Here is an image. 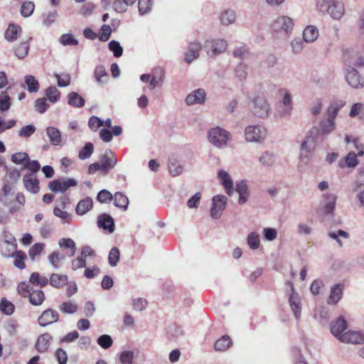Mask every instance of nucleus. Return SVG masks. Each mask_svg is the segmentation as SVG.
Masks as SVG:
<instances>
[{
    "instance_id": "e433bc0d",
    "label": "nucleus",
    "mask_w": 364,
    "mask_h": 364,
    "mask_svg": "<svg viewBox=\"0 0 364 364\" xmlns=\"http://www.w3.org/2000/svg\"><path fill=\"white\" fill-rule=\"evenodd\" d=\"M94 76H95V78L97 82L99 85H102L107 79L108 74L106 71L105 68L102 65H99L96 66V68L95 69Z\"/></svg>"
},
{
    "instance_id": "a19ab883",
    "label": "nucleus",
    "mask_w": 364,
    "mask_h": 364,
    "mask_svg": "<svg viewBox=\"0 0 364 364\" xmlns=\"http://www.w3.org/2000/svg\"><path fill=\"white\" fill-rule=\"evenodd\" d=\"M58 245L61 248H65L69 249V257H73L75 253L76 250V245L75 242L70 239V238H61L59 242Z\"/></svg>"
},
{
    "instance_id": "f8f14e48",
    "label": "nucleus",
    "mask_w": 364,
    "mask_h": 364,
    "mask_svg": "<svg viewBox=\"0 0 364 364\" xmlns=\"http://www.w3.org/2000/svg\"><path fill=\"white\" fill-rule=\"evenodd\" d=\"M289 284L291 289V293L289 296V303L292 311L294 312L295 318L296 319H299L301 311V299L299 294L294 291L293 284L291 282H289Z\"/></svg>"
},
{
    "instance_id": "37998d69",
    "label": "nucleus",
    "mask_w": 364,
    "mask_h": 364,
    "mask_svg": "<svg viewBox=\"0 0 364 364\" xmlns=\"http://www.w3.org/2000/svg\"><path fill=\"white\" fill-rule=\"evenodd\" d=\"M259 162L266 167H270L275 163V156L272 152L264 151L259 158Z\"/></svg>"
},
{
    "instance_id": "4d7b16f0",
    "label": "nucleus",
    "mask_w": 364,
    "mask_h": 364,
    "mask_svg": "<svg viewBox=\"0 0 364 364\" xmlns=\"http://www.w3.org/2000/svg\"><path fill=\"white\" fill-rule=\"evenodd\" d=\"M54 77L57 80L58 86L64 87L68 86L71 82V77L68 73L54 74Z\"/></svg>"
},
{
    "instance_id": "a878e982",
    "label": "nucleus",
    "mask_w": 364,
    "mask_h": 364,
    "mask_svg": "<svg viewBox=\"0 0 364 364\" xmlns=\"http://www.w3.org/2000/svg\"><path fill=\"white\" fill-rule=\"evenodd\" d=\"M318 30L314 26H307L303 32L304 41L306 43H313L318 37Z\"/></svg>"
},
{
    "instance_id": "ea45409f",
    "label": "nucleus",
    "mask_w": 364,
    "mask_h": 364,
    "mask_svg": "<svg viewBox=\"0 0 364 364\" xmlns=\"http://www.w3.org/2000/svg\"><path fill=\"white\" fill-rule=\"evenodd\" d=\"M236 16L233 10L227 9L220 16V22L223 26H228L235 21Z\"/></svg>"
},
{
    "instance_id": "052dcab7",
    "label": "nucleus",
    "mask_w": 364,
    "mask_h": 364,
    "mask_svg": "<svg viewBox=\"0 0 364 364\" xmlns=\"http://www.w3.org/2000/svg\"><path fill=\"white\" fill-rule=\"evenodd\" d=\"M236 77L242 81L247 78V66L245 64L240 63L237 65L235 69Z\"/></svg>"
},
{
    "instance_id": "69168bd1",
    "label": "nucleus",
    "mask_w": 364,
    "mask_h": 364,
    "mask_svg": "<svg viewBox=\"0 0 364 364\" xmlns=\"http://www.w3.org/2000/svg\"><path fill=\"white\" fill-rule=\"evenodd\" d=\"M0 309L4 314L11 315L14 311V306L11 302L3 298L0 303Z\"/></svg>"
},
{
    "instance_id": "f3484780",
    "label": "nucleus",
    "mask_w": 364,
    "mask_h": 364,
    "mask_svg": "<svg viewBox=\"0 0 364 364\" xmlns=\"http://www.w3.org/2000/svg\"><path fill=\"white\" fill-rule=\"evenodd\" d=\"M23 183L26 190L31 193L36 194L40 191L39 181L33 173H26L23 176Z\"/></svg>"
},
{
    "instance_id": "bb28decb",
    "label": "nucleus",
    "mask_w": 364,
    "mask_h": 364,
    "mask_svg": "<svg viewBox=\"0 0 364 364\" xmlns=\"http://www.w3.org/2000/svg\"><path fill=\"white\" fill-rule=\"evenodd\" d=\"M22 29L19 25L11 23L5 31L4 37L8 41L13 42L18 38V35L21 33Z\"/></svg>"
},
{
    "instance_id": "0eeeda50",
    "label": "nucleus",
    "mask_w": 364,
    "mask_h": 364,
    "mask_svg": "<svg viewBox=\"0 0 364 364\" xmlns=\"http://www.w3.org/2000/svg\"><path fill=\"white\" fill-rule=\"evenodd\" d=\"M227 42L223 39H215L206 41L204 43L203 48L206 53L210 56H214L217 54L224 52L227 48Z\"/></svg>"
},
{
    "instance_id": "f704fd0d",
    "label": "nucleus",
    "mask_w": 364,
    "mask_h": 364,
    "mask_svg": "<svg viewBox=\"0 0 364 364\" xmlns=\"http://www.w3.org/2000/svg\"><path fill=\"white\" fill-rule=\"evenodd\" d=\"M114 205L123 210H127L129 205L128 198L121 192H117L113 196Z\"/></svg>"
},
{
    "instance_id": "a18cd8bd",
    "label": "nucleus",
    "mask_w": 364,
    "mask_h": 364,
    "mask_svg": "<svg viewBox=\"0 0 364 364\" xmlns=\"http://www.w3.org/2000/svg\"><path fill=\"white\" fill-rule=\"evenodd\" d=\"M25 84L29 92H37L39 90V83L36 77L33 75L25 76Z\"/></svg>"
},
{
    "instance_id": "3c124183",
    "label": "nucleus",
    "mask_w": 364,
    "mask_h": 364,
    "mask_svg": "<svg viewBox=\"0 0 364 364\" xmlns=\"http://www.w3.org/2000/svg\"><path fill=\"white\" fill-rule=\"evenodd\" d=\"M59 42L64 46L78 45V41L71 33L63 34L59 38Z\"/></svg>"
},
{
    "instance_id": "1a4fd4ad",
    "label": "nucleus",
    "mask_w": 364,
    "mask_h": 364,
    "mask_svg": "<svg viewBox=\"0 0 364 364\" xmlns=\"http://www.w3.org/2000/svg\"><path fill=\"white\" fill-rule=\"evenodd\" d=\"M228 198L223 195H217L213 198L210 215L213 219H218L220 218L223 210L226 208Z\"/></svg>"
},
{
    "instance_id": "c85d7f7f",
    "label": "nucleus",
    "mask_w": 364,
    "mask_h": 364,
    "mask_svg": "<svg viewBox=\"0 0 364 364\" xmlns=\"http://www.w3.org/2000/svg\"><path fill=\"white\" fill-rule=\"evenodd\" d=\"M68 103L69 105L81 108L85 106V100L76 92H71L68 95Z\"/></svg>"
},
{
    "instance_id": "39448f33",
    "label": "nucleus",
    "mask_w": 364,
    "mask_h": 364,
    "mask_svg": "<svg viewBox=\"0 0 364 364\" xmlns=\"http://www.w3.org/2000/svg\"><path fill=\"white\" fill-rule=\"evenodd\" d=\"M266 134L265 128L260 125H250L245 129V140L248 142H262Z\"/></svg>"
},
{
    "instance_id": "c9c22d12",
    "label": "nucleus",
    "mask_w": 364,
    "mask_h": 364,
    "mask_svg": "<svg viewBox=\"0 0 364 364\" xmlns=\"http://www.w3.org/2000/svg\"><path fill=\"white\" fill-rule=\"evenodd\" d=\"M324 198V209L326 213H331L336 206V196L333 193H327L323 196Z\"/></svg>"
},
{
    "instance_id": "b1692460",
    "label": "nucleus",
    "mask_w": 364,
    "mask_h": 364,
    "mask_svg": "<svg viewBox=\"0 0 364 364\" xmlns=\"http://www.w3.org/2000/svg\"><path fill=\"white\" fill-rule=\"evenodd\" d=\"M235 191L239 194L238 203L240 204L245 203L250 196V191L245 181L242 180L236 183Z\"/></svg>"
},
{
    "instance_id": "6ab92c4d",
    "label": "nucleus",
    "mask_w": 364,
    "mask_h": 364,
    "mask_svg": "<svg viewBox=\"0 0 364 364\" xmlns=\"http://www.w3.org/2000/svg\"><path fill=\"white\" fill-rule=\"evenodd\" d=\"M347 328V323L343 316L338 317L336 321H332L331 325V331L332 334L339 341L340 338L343 336L344 331Z\"/></svg>"
},
{
    "instance_id": "f03ea898",
    "label": "nucleus",
    "mask_w": 364,
    "mask_h": 364,
    "mask_svg": "<svg viewBox=\"0 0 364 364\" xmlns=\"http://www.w3.org/2000/svg\"><path fill=\"white\" fill-rule=\"evenodd\" d=\"M282 97L277 105V114L281 117L291 115L293 109L292 96L289 90L287 88H282L279 90Z\"/></svg>"
},
{
    "instance_id": "8fccbe9b",
    "label": "nucleus",
    "mask_w": 364,
    "mask_h": 364,
    "mask_svg": "<svg viewBox=\"0 0 364 364\" xmlns=\"http://www.w3.org/2000/svg\"><path fill=\"white\" fill-rule=\"evenodd\" d=\"M328 235L331 239L336 240L340 247L343 246V242L341 240V237H343L344 239H348L349 237V234L347 232L342 230H339L337 232L328 231Z\"/></svg>"
},
{
    "instance_id": "dca6fc26",
    "label": "nucleus",
    "mask_w": 364,
    "mask_h": 364,
    "mask_svg": "<svg viewBox=\"0 0 364 364\" xmlns=\"http://www.w3.org/2000/svg\"><path fill=\"white\" fill-rule=\"evenodd\" d=\"M58 313L52 309L45 310L38 319V324L41 326H46L58 321Z\"/></svg>"
},
{
    "instance_id": "2f4dec72",
    "label": "nucleus",
    "mask_w": 364,
    "mask_h": 364,
    "mask_svg": "<svg viewBox=\"0 0 364 364\" xmlns=\"http://www.w3.org/2000/svg\"><path fill=\"white\" fill-rule=\"evenodd\" d=\"M68 282V277L65 274H59L53 273L51 274L49 283L55 288H61Z\"/></svg>"
},
{
    "instance_id": "72a5a7b5",
    "label": "nucleus",
    "mask_w": 364,
    "mask_h": 364,
    "mask_svg": "<svg viewBox=\"0 0 364 364\" xmlns=\"http://www.w3.org/2000/svg\"><path fill=\"white\" fill-rule=\"evenodd\" d=\"M17 251V243H3L0 244V252L4 257H11Z\"/></svg>"
},
{
    "instance_id": "c756f323",
    "label": "nucleus",
    "mask_w": 364,
    "mask_h": 364,
    "mask_svg": "<svg viewBox=\"0 0 364 364\" xmlns=\"http://www.w3.org/2000/svg\"><path fill=\"white\" fill-rule=\"evenodd\" d=\"M92 207V200L87 197L80 200L76 206L75 212L79 215H83L87 213Z\"/></svg>"
},
{
    "instance_id": "9b49d317",
    "label": "nucleus",
    "mask_w": 364,
    "mask_h": 364,
    "mask_svg": "<svg viewBox=\"0 0 364 364\" xmlns=\"http://www.w3.org/2000/svg\"><path fill=\"white\" fill-rule=\"evenodd\" d=\"M102 172L107 173L108 171L114 168L117 163L116 156L111 149H107L104 155L101 157L100 161Z\"/></svg>"
},
{
    "instance_id": "13d9d810",
    "label": "nucleus",
    "mask_w": 364,
    "mask_h": 364,
    "mask_svg": "<svg viewBox=\"0 0 364 364\" xmlns=\"http://www.w3.org/2000/svg\"><path fill=\"white\" fill-rule=\"evenodd\" d=\"M119 256H120L119 250L116 247H112L111 249V250L109 251V256H108V261H109V264H110V266H112V267L117 266V264L119 260Z\"/></svg>"
},
{
    "instance_id": "7c9ffc66",
    "label": "nucleus",
    "mask_w": 364,
    "mask_h": 364,
    "mask_svg": "<svg viewBox=\"0 0 364 364\" xmlns=\"http://www.w3.org/2000/svg\"><path fill=\"white\" fill-rule=\"evenodd\" d=\"M14 185L10 183L6 178H4V186L0 193V201L6 205L9 204V196L11 195V190Z\"/></svg>"
},
{
    "instance_id": "7ed1b4c3",
    "label": "nucleus",
    "mask_w": 364,
    "mask_h": 364,
    "mask_svg": "<svg viewBox=\"0 0 364 364\" xmlns=\"http://www.w3.org/2000/svg\"><path fill=\"white\" fill-rule=\"evenodd\" d=\"M209 141L218 148H222L227 145L230 138V133L223 128L216 127L210 129L208 133Z\"/></svg>"
},
{
    "instance_id": "423d86ee",
    "label": "nucleus",
    "mask_w": 364,
    "mask_h": 364,
    "mask_svg": "<svg viewBox=\"0 0 364 364\" xmlns=\"http://www.w3.org/2000/svg\"><path fill=\"white\" fill-rule=\"evenodd\" d=\"M316 137L313 136V130L309 132L308 136L304 139L301 145L300 159L307 162L312 156L315 149Z\"/></svg>"
},
{
    "instance_id": "4468645a",
    "label": "nucleus",
    "mask_w": 364,
    "mask_h": 364,
    "mask_svg": "<svg viewBox=\"0 0 364 364\" xmlns=\"http://www.w3.org/2000/svg\"><path fill=\"white\" fill-rule=\"evenodd\" d=\"M340 341L346 343H364V333L361 331H348L340 338Z\"/></svg>"
},
{
    "instance_id": "de8ad7c7",
    "label": "nucleus",
    "mask_w": 364,
    "mask_h": 364,
    "mask_svg": "<svg viewBox=\"0 0 364 364\" xmlns=\"http://www.w3.org/2000/svg\"><path fill=\"white\" fill-rule=\"evenodd\" d=\"M29 281L31 284L41 287H46L48 283L49 280L45 277H42L38 272H33L31 274Z\"/></svg>"
},
{
    "instance_id": "58836bf2",
    "label": "nucleus",
    "mask_w": 364,
    "mask_h": 364,
    "mask_svg": "<svg viewBox=\"0 0 364 364\" xmlns=\"http://www.w3.org/2000/svg\"><path fill=\"white\" fill-rule=\"evenodd\" d=\"M357 156L354 152H349L345 157V161H339V166L343 168L346 165L349 168H354L358 164Z\"/></svg>"
},
{
    "instance_id": "680f3d73",
    "label": "nucleus",
    "mask_w": 364,
    "mask_h": 364,
    "mask_svg": "<svg viewBox=\"0 0 364 364\" xmlns=\"http://www.w3.org/2000/svg\"><path fill=\"white\" fill-rule=\"evenodd\" d=\"M11 100L6 92H1L0 95V111L5 112L9 109Z\"/></svg>"
},
{
    "instance_id": "e2e57ef3",
    "label": "nucleus",
    "mask_w": 364,
    "mask_h": 364,
    "mask_svg": "<svg viewBox=\"0 0 364 364\" xmlns=\"http://www.w3.org/2000/svg\"><path fill=\"white\" fill-rule=\"evenodd\" d=\"M45 248L43 243L39 242L34 244L29 250L28 254L31 260H34L36 257L39 255Z\"/></svg>"
},
{
    "instance_id": "603ef678",
    "label": "nucleus",
    "mask_w": 364,
    "mask_h": 364,
    "mask_svg": "<svg viewBox=\"0 0 364 364\" xmlns=\"http://www.w3.org/2000/svg\"><path fill=\"white\" fill-rule=\"evenodd\" d=\"M46 95L50 102L55 103L60 99V92L55 87L50 86L46 89Z\"/></svg>"
},
{
    "instance_id": "79ce46f5",
    "label": "nucleus",
    "mask_w": 364,
    "mask_h": 364,
    "mask_svg": "<svg viewBox=\"0 0 364 364\" xmlns=\"http://www.w3.org/2000/svg\"><path fill=\"white\" fill-rule=\"evenodd\" d=\"M232 344L230 338L228 336H223L216 341L214 345V348L216 351H225Z\"/></svg>"
},
{
    "instance_id": "864d4df0",
    "label": "nucleus",
    "mask_w": 364,
    "mask_h": 364,
    "mask_svg": "<svg viewBox=\"0 0 364 364\" xmlns=\"http://www.w3.org/2000/svg\"><path fill=\"white\" fill-rule=\"evenodd\" d=\"M94 151L93 144L90 142H87L85 146L80 150L78 157L81 160H85L91 156Z\"/></svg>"
},
{
    "instance_id": "49530a36",
    "label": "nucleus",
    "mask_w": 364,
    "mask_h": 364,
    "mask_svg": "<svg viewBox=\"0 0 364 364\" xmlns=\"http://www.w3.org/2000/svg\"><path fill=\"white\" fill-rule=\"evenodd\" d=\"M12 257H14V264L16 267L23 269L25 268V260L27 258L26 253L23 251H16Z\"/></svg>"
},
{
    "instance_id": "5fc2aeb1",
    "label": "nucleus",
    "mask_w": 364,
    "mask_h": 364,
    "mask_svg": "<svg viewBox=\"0 0 364 364\" xmlns=\"http://www.w3.org/2000/svg\"><path fill=\"white\" fill-rule=\"evenodd\" d=\"M29 160V156L26 152H17L11 156V161L17 165L25 166L27 161Z\"/></svg>"
},
{
    "instance_id": "cd10ccee",
    "label": "nucleus",
    "mask_w": 364,
    "mask_h": 364,
    "mask_svg": "<svg viewBox=\"0 0 364 364\" xmlns=\"http://www.w3.org/2000/svg\"><path fill=\"white\" fill-rule=\"evenodd\" d=\"M343 295V287L341 284H336L331 289V293L328 298L329 304H336L341 299Z\"/></svg>"
},
{
    "instance_id": "c03bdc74",
    "label": "nucleus",
    "mask_w": 364,
    "mask_h": 364,
    "mask_svg": "<svg viewBox=\"0 0 364 364\" xmlns=\"http://www.w3.org/2000/svg\"><path fill=\"white\" fill-rule=\"evenodd\" d=\"M247 242L251 250H255L259 247L260 237L256 232H250L247 237Z\"/></svg>"
},
{
    "instance_id": "f257e3e1",
    "label": "nucleus",
    "mask_w": 364,
    "mask_h": 364,
    "mask_svg": "<svg viewBox=\"0 0 364 364\" xmlns=\"http://www.w3.org/2000/svg\"><path fill=\"white\" fill-rule=\"evenodd\" d=\"M294 26V20L287 16L277 17L272 23L271 31L277 39H287L291 34Z\"/></svg>"
},
{
    "instance_id": "aec40b11",
    "label": "nucleus",
    "mask_w": 364,
    "mask_h": 364,
    "mask_svg": "<svg viewBox=\"0 0 364 364\" xmlns=\"http://www.w3.org/2000/svg\"><path fill=\"white\" fill-rule=\"evenodd\" d=\"M205 96L206 93L203 89H197L188 95L186 98V102L188 105L203 104Z\"/></svg>"
},
{
    "instance_id": "4be33fe9",
    "label": "nucleus",
    "mask_w": 364,
    "mask_h": 364,
    "mask_svg": "<svg viewBox=\"0 0 364 364\" xmlns=\"http://www.w3.org/2000/svg\"><path fill=\"white\" fill-rule=\"evenodd\" d=\"M201 48L200 44L197 42H192L188 45V50L185 53L184 60L191 63L199 57V51Z\"/></svg>"
},
{
    "instance_id": "6e6552de",
    "label": "nucleus",
    "mask_w": 364,
    "mask_h": 364,
    "mask_svg": "<svg viewBox=\"0 0 364 364\" xmlns=\"http://www.w3.org/2000/svg\"><path fill=\"white\" fill-rule=\"evenodd\" d=\"M77 185V181L73 178H60L58 180H53L50 181L48 183V188L51 191L54 193H64L69 188L76 186Z\"/></svg>"
},
{
    "instance_id": "412c9836",
    "label": "nucleus",
    "mask_w": 364,
    "mask_h": 364,
    "mask_svg": "<svg viewBox=\"0 0 364 364\" xmlns=\"http://www.w3.org/2000/svg\"><path fill=\"white\" fill-rule=\"evenodd\" d=\"M46 135L53 146H63V137L60 131L54 127H48L46 129Z\"/></svg>"
},
{
    "instance_id": "6e6d98bb",
    "label": "nucleus",
    "mask_w": 364,
    "mask_h": 364,
    "mask_svg": "<svg viewBox=\"0 0 364 364\" xmlns=\"http://www.w3.org/2000/svg\"><path fill=\"white\" fill-rule=\"evenodd\" d=\"M364 112V102H356L353 104L350 108L349 116L350 117H358L360 119V116H363Z\"/></svg>"
},
{
    "instance_id": "2eb2a0df",
    "label": "nucleus",
    "mask_w": 364,
    "mask_h": 364,
    "mask_svg": "<svg viewBox=\"0 0 364 364\" xmlns=\"http://www.w3.org/2000/svg\"><path fill=\"white\" fill-rule=\"evenodd\" d=\"M217 177L227 194L231 196L233 193L234 188L230 175L226 171L220 169L218 171Z\"/></svg>"
},
{
    "instance_id": "20e7f679",
    "label": "nucleus",
    "mask_w": 364,
    "mask_h": 364,
    "mask_svg": "<svg viewBox=\"0 0 364 364\" xmlns=\"http://www.w3.org/2000/svg\"><path fill=\"white\" fill-rule=\"evenodd\" d=\"M250 109L255 117L262 119L267 118L270 112V106L267 100L259 96L255 97L251 101Z\"/></svg>"
},
{
    "instance_id": "a211bd4d",
    "label": "nucleus",
    "mask_w": 364,
    "mask_h": 364,
    "mask_svg": "<svg viewBox=\"0 0 364 364\" xmlns=\"http://www.w3.org/2000/svg\"><path fill=\"white\" fill-rule=\"evenodd\" d=\"M325 10L333 18L340 20L344 15L345 8L342 2L336 0L333 4H330Z\"/></svg>"
},
{
    "instance_id": "9d476101",
    "label": "nucleus",
    "mask_w": 364,
    "mask_h": 364,
    "mask_svg": "<svg viewBox=\"0 0 364 364\" xmlns=\"http://www.w3.org/2000/svg\"><path fill=\"white\" fill-rule=\"evenodd\" d=\"M336 129V122L328 119L320 122L318 127H314L313 133L316 132V139L323 140Z\"/></svg>"
},
{
    "instance_id": "09e8293b",
    "label": "nucleus",
    "mask_w": 364,
    "mask_h": 364,
    "mask_svg": "<svg viewBox=\"0 0 364 364\" xmlns=\"http://www.w3.org/2000/svg\"><path fill=\"white\" fill-rule=\"evenodd\" d=\"M59 309L64 314H74L78 309L77 304L73 301L63 302L59 306Z\"/></svg>"
},
{
    "instance_id": "0e129e2a",
    "label": "nucleus",
    "mask_w": 364,
    "mask_h": 364,
    "mask_svg": "<svg viewBox=\"0 0 364 364\" xmlns=\"http://www.w3.org/2000/svg\"><path fill=\"white\" fill-rule=\"evenodd\" d=\"M65 259V256L63 255L60 254L59 252L54 251L52 254H50L48 257V260L50 264L55 268H58V263Z\"/></svg>"
},
{
    "instance_id": "473e14b6",
    "label": "nucleus",
    "mask_w": 364,
    "mask_h": 364,
    "mask_svg": "<svg viewBox=\"0 0 364 364\" xmlns=\"http://www.w3.org/2000/svg\"><path fill=\"white\" fill-rule=\"evenodd\" d=\"M28 298L32 305L40 306L45 300V294L41 289L32 290Z\"/></svg>"
},
{
    "instance_id": "338daca9",
    "label": "nucleus",
    "mask_w": 364,
    "mask_h": 364,
    "mask_svg": "<svg viewBox=\"0 0 364 364\" xmlns=\"http://www.w3.org/2000/svg\"><path fill=\"white\" fill-rule=\"evenodd\" d=\"M36 128L33 124L26 125L21 128L18 132V136L21 138H28L36 132Z\"/></svg>"
},
{
    "instance_id": "5701e85b",
    "label": "nucleus",
    "mask_w": 364,
    "mask_h": 364,
    "mask_svg": "<svg viewBox=\"0 0 364 364\" xmlns=\"http://www.w3.org/2000/svg\"><path fill=\"white\" fill-rule=\"evenodd\" d=\"M52 336L48 333H45L38 336L36 343V349L38 353H43L48 350Z\"/></svg>"
},
{
    "instance_id": "bf43d9fd",
    "label": "nucleus",
    "mask_w": 364,
    "mask_h": 364,
    "mask_svg": "<svg viewBox=\"0 0 364 364\" xmlns=\"http://www.w3.org/2000/svg\"><path fill=\"white\" fill-rule=\"evenodd\" d=\"M35 9V4L33 1H26L22 4L21 14L23 17H28L32 15Z\"/></svg>"
},
{
    "instance_id": "774afa93",
    "label": "nucleus",
    "mask_w": 364,
    "mask_h": 364,
    "mask_svg": "<svg viewBox=\"0 0 364 364\" xmlns=\"http://www.w3.org/2000/svg\"><path fill=\"white\" fill-rule=\"evenodd\" d=\"M119 361L122 364H133L134 352L132 350H124L120 353Z\"/></svg>"
},
{
    "instance_id": "4c0bfd02",
    "label": "nucleus",
    "mask_w": 364,
    "mask_h": 364,
    "mask_svg": "<svg viewBox=\"0 0 364 364\" xmlns=\"http://www.w3.org/2000/svg\"><path fill=\"white\" fill-rule=\"evenodd\" d=\"M30 45L29 41L21 42L14 48V53L19 59H23L28 55Z\"/></svg>"
},
{
    "instance_id": "ddd939ff",
    "label": "nucleus",
    "mask_w": 364,
    "mask_h": 364,
    "mask_svg": "<svg viewBox=\"0 0 364 364\" xmlns=\"http://www.w3.org/2000/svg\"><path fill=\"white\" fill-rule=\"evenodd\" d=\"M346 80L353 88H360L363 86L358 72L351 66H348L346 69Z\"/></svg>"
},
{
    "instance_id": "393cba45",
    "label": "nucleus",
    "mask_w": 364,
    "mask_h": 364,
    "mask_svg": "<svg viewBox=\"0 0 364 364\" xmlns=\"http://www.w3.org/2000/svg\"><path fill=\"white\" fill-rule=\"evenodd\" d=\"M97 225L100 228L107 230L110 233L114 230V223L112 217L106 213L99 215Z\"/></svg>"
}]
</instances>
